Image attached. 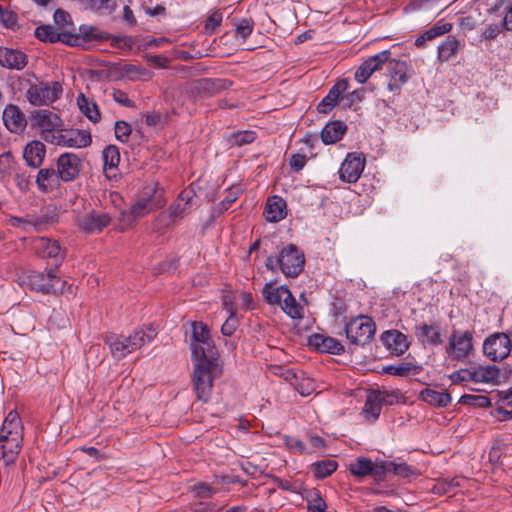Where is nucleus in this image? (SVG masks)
Instances as JSON below:
<instances>
[{
    "mask_svg": "<svg viewBox=\"0 0 512 512\" xmlns=\"http://www.w3.org/2000/svg\"><path fill=\"white\" fill-rule=\"evenodd\" d=\"M255 139L256 133L254 131H240L232 136V143L240 147L251 144Z\"/></svg>",
    "mask_w": 512,
    "mask_h": 512,
    "instance_id": "59",
    "label": "nucleus"
},
{
    "mask_svg": "<svg viewBox=\"0 0 512 512\" xmlns=\"http://www.w3.org/2000/svg\"><path fill=\"white\" fill-rule=\"evenodd\" d=\"M327 505L319 493H313L308 499L307 512H325Z\"/></svg>",
    "mask_w": 512,
    "mask_h": 512,
    "instance_id": "57",
    "label": "nucleus"
},
{
    "mask_svg": "<svg viewBox=\"0 0 512 512\" xmlns=\"http://www.w3.org/2000/svg\"><path fill=\"white\" fill-rule=\"evenodd\" d=\"M50 144L68 148H86L91 145L90 132L80 129H65L59 127L49 140Z\"/></svg>",
    "mask_w": 512,
    "mask_h": 512,
    "instance_id": "12",
    "label": "nucleus"
},
{
    "mask_svg": "<svg viewBox=\"0 0 512 512\" xmlns=\"http://www.w3.org/2000/svg\"><path fill=\"white\" fill-rule=\"evenodd\" d=\"M32 247L35 253L41 258H51L59 263L64 259V254L57 240L48 237H38L33 240Z\"/></svg>",
    "mask_w": 512,
    "mask_h": 512,
    "instance_id": "22",
    "label": "nucleus"
},
{
    "mask_svg": "<svg viewBox=\"0 0 512 512\" xmlns=\"http://www.w3.org/2000/svg\"><path fill=\"white\" fill-rule=\"evenodd\" d=\"M157 331L152 326L137 328L128 336L108 333L104 342L108 345L111 355L116 360H121L132 352L153 341Z\"/></svg>",
    "mask_w": 512,
    "mask_h": 512,
    "instance_id": "2",
    "label": "nucleus"
},
{
    "mask_svg": "<svg viewBox=\"0 0 512 512\" xmlns=\"http://www.w3.org/2000/svg\"><path fill=\"white\" fill-rule=\"evenodd\" d=\"M420 398L426 403L436 407H446L451 403V396L447 392L425 388L420 392Z\"/></svg>",
    "mask_w": 512,
    "mask_h": 512,
    "instance_id": "37",
    "label": "nucleus"
},
{
    "mask_svg": "<svg viewBox=\"0 0 512 512\" xmlns=\"http://www.w3.org/2000/svg\"><path fill=\"white\" fill-rule=\"evenodd\" d=\"M224 305L227 307L229 316L221 327V333L224 336H231L239 326V319L235 310L231 306H228L227 302H224Z\"/></svg>",
    "mask_w": 512,
    "mask_h": 512,
    "instance_id": "47",
    "label": "nucleus"
},
{
    "mask_svg": "<svg viewBox=\"0 0 512 512\" xmlns=\"http://www.w3.org/2000/svg\"><path fill=\"white\" fill-rule=\"evenodd\" d=\"M30 127L36 130L39 136L47 143L59 127L63 126L61 117L50 110H34L29 115Z\"/></svg>",
    "mask_w": 512,
    "mask_h": 512,
    "instance_id": "8",
    "label": "nucleus"
},
{
    "mask_svg": "<svg viewBox=\"0 0 512 512\" xmlns=\"http://www.w3.org/2000/svg\"><path fill=\"white\" fill-rule=\"evenodd\" d=\"M365 156L362 153H348L338 170L339 178L345 183H356L364 171Z\"/></svg>",
    "mask_w": 512,
    "mask_h": 512,
    "instance_id": "13",
    "label": "nucleus"
},
{
    "mask_svg": "<svg viewBox=\"0 0 512 512\" xmlns=\"http://www.w3.org/2000/svg\"><path fill=\"white\" fill-rule=\"evenodd\" d=\"M73 36L78 37V44H74L73 46H81L84 47L86 44L91 42H104L109 40L112 36L98 27L92 25L83 24L79 27L78 34H72Z\"/></svg>",
    "mask_w": 512,
    "mask_h": 512,
    "instance_id": "29",
    "label": "nucleus"
},
{
    "mask_svg": "<svg viewBox=\"0 0 512 512\" xmlns=\"http://www.w3.org/2000/svg\"><path fill=\"white\" fill-rule=\"evenodd\" d=\"M223 13L221 10L212 11L206 19L205 31L213 33L222 23Z\"/></svg>",
    "mask_w": 512,
    "mask_h": 512,
    "instance_id": "54",
    "label": "nucleus"
},
{
    "mask_svg": "<svg viewBox=\"0 0 512 512\" xmlns=\"http://www.w3.org/2000/svg\"><path fill=\"white\" fill-rule=\"evenodd\" d=\"M376 332V324L366 315L351 319L345 326L347 339L351 344L364 346L372 341Z\"/></svg>",
    "mask_w": 512,
    "mask_h": 512,
    "instance_id": "7",
    "label": "nucleus"
},
{
    "mask_svg": "<svg viewBox=\"0 0 512 512\" xmlns=\"http://www.w3.org/2000/svg\"><path fill=\"white\" fill-rule=\"evenodd\" d=\"M338 464L335 460L325 459L311 465V471L315 478L324 479L336 471Z\"/></svg>",
    "mask_w": 512,
    "mask_h": 512,
    "instance_id": "43",
    "label": "nucleus"
},
{
    "mask_svg": "<svg viewBox=\"0 0 512 512\" xmlns=\"http://www.w3.org/2000/svg\"><path fill=\"white\" fill-rule=\"evenodd\" d=\"M282 311L293 319L302 318L303 308L289 290L280 304Z\"/></svg>",
    "mask_w": 512,
    "mask_h": 512,
    "instance_id": "44",
    "label": "nucleus"
},
{
    "mask_svg": "<svg viewBox=\"0 0 512 512\" xmlns=\"http://www.w3.org/2000/svg\"><path fill=\"white\" fill-rule=\"evenodd\" d=\"M266 220L269 222H278L286 216V202L279 196L268 198L265 207Z\"/></svg>",
    "mask_w": 512,
    "mask_h": 512,
    "instance_id": "33",
    "label": "nucleus"
},
{
    "mask_svg": "<svg viewBox=\"0 0 512 512\" xmlns=\"http://www.w3.org/2000/svg\"><path fill=\"white\" fill-rule=\"evenodd\" d=\"M59 264L56 265L58 267ZM57 268H51L46 273L30 271L20 277V285L32 291L42 294L63 293L66 281H63L56 274Z\"/></svg>",
    "mask_w": 512,
    "mask_h": 512,
    "instance_id": "6",
    "label": "nucleus"
},
{
    "mask_svg": "<svg viewBox=\"0 0 512 512\" xmlns=\"http://www.w3.org/2000/svg\"><path fill=\"white\" fill-rule=\"evenodd\" d=\"M192 190H183L177 199L169 206L167 212L177 222L190 213L191 203L195 197Z\"/></svg>",
    "mask_w": 512,
    "mask_h": 512,
    "instance_id": "27",
    "label": "nucleus"
},
{
    "mask_svg": "<svg viewBox=\"0 0 512 512\" xmlns=\"http://www.w3.org/2000/svg\"><path fill=\"white\" fill-rule=\"evenodd\" d=\"M387 70L389 73L388 89L392 92H399L402 86L408 81V67L406 62L395 59H388Z\"/></svg>",
    "mask_w": 512,
    "mask_h": 512,
    "instance_id": "23",
    "label": "nucleus"
},
{
    "mask_svg": "<svg viewBox=\"0 0 512 512\" xmlns=\"http://www.w3.org/2000/svg\"><path fill=\"white\" fill-rule=\"evenodd\" d=\"M390 56L391 52L389 50H383L366 59L355 71V80L360 84L365 83L374 72L382 69Z\"/></svg>",
    "mask_w": 512,
    "mask_h": 512,
    "instance_id": "16",
    "label": "nucleus"
},
{
    "mask_svg": "<svg viewBox=\"0 0 512 512\" xmlns=\"http://www.w3.org/2000/svg\"><path fill=\"white\" fill-rule=\"evenodd\" d=\"M364 96V89H357L345 95H341L340 104L343 108H352L360 103Z\"/></svg>",
    "mask_w": 512,
    "mask_h": 512,
    "instance_id": "50",
    "label": "nucleus"
},
{
    "mask_svg": "<svg viewBox=\"0 0 512 512\" xmlns=\"http://www.w3.org/2000/svg\"><path fill=\"white\" fill-rule=\"evenodd\" d=\"M36 184L40 191L48 192L60 184V178L57 170L53 168H44L38 171Z\"/></svg>",
    "mask_w": 512,
    "mask_h": 512,
    "instance_id": "34",
    "label": "nucleus"
},
{
    "mask_svg": "<svg viewBox=\"0 0 512 512\" xmlns=\"http://www.w3.org/2000/svg\"><path fill=\"white\" fill-rule=\"evenodd\" d=\"M53 19L59 28H65L73 24L70 14L60 8L54 12Z\"/></svg>",
    "mask_w": 512,
    "mask_h": 512,
    "instance_id": "60",
    "label": "nucleus"
},
{
    "mask_svg": "<svg viewBox=\"0 0 512 512\" xmlns=\"http://www.w3.org/2000/svg\"><path fill=\"white\" fill-rule=\"evenodd\" d=\"M7 130L14 134H21L27 126V119L21 109L15 104H8L2 115Z\"/></svg>",
    "mask_w": 512,
    "mask_h": 512,
    "instance_id": "21",
    "label": "nucleus"
},
{
    "mask_svg": "<svg viewBox=\"0 0 512 512\" xmlns=\"http://www.w3.org/2000/svg\"><path fill=\"white\" fill-rule=\"evenodd\" d=\"M310 347L321 353L341 355L344 353V346L337 339L323 334H313L308 339Z\"/></svg>",
    "mask_w": 512,
    "mask_h": 512,
    "instance_id": "25",
    "label": "nucleus"
},
{
    "mask_svg": "<svg viewBox=\"0 0 512 512\" xmlns=\"http://www.w3.org/2000/svg\"><path fill=\"white\" fill-rule=\"evenodd\" d=\"M166 202L164 189L158 184H150L143 187L130 209L123 211L122 216L132 222L163 208Z\"/></svg>",
    "mask_w": 512,
    "mask_h": 512,
    "instance_id": "4",
    "label": "nucleus"
},
{
    "mask_svg": "<svg viewBox=\"0 0 512 512\" xmlns=\"http://www.w3.org/2000/svg\"><path fill=\"white\" fill-rule=\"evenodd\" d=\"M349 471L356 477H367L372 476L376 480L384 479V470L382 460L379 462H373L367 457H357L354 461L349 464Z\"/></svg>",
    "mask_w": 512,
    "mask_h": 512,
    "instance_id": "15",
    "label": "nucleus"
},
{
    "mask_svg": "<svg viewBox=\"0 0 512 512\" xmlns=\"http://www.w3.org/2000/svg\"><path fill=\"white\" fill-rule=\"evenodd\" d=\"M28 63L27 55L17 49L0 47V66L7 69L22 70Z\"/></svg>",
    "mask_w": 512,
    "mask_h": 512,
    "instance_id": "28",
    "label": "nucleus"
},
{
    "mask_svg": "<svg viewBox=\"0 0 512 512\" xmlns=\"http://www.w3.org/2000/svg\"><path fill=\"white\" fill-rule=\"evenodd\" d=\"M463 404L474 405L478 407H488L491 405V400L483 395H463L460 399Z\"/></svg>",
    "mask_w": 512,
    "mask_h": 512,
    "instance_id": "52",
    "label": "nucleus"
},
{
    "mask_svg": "<svg viewBox=\"0 0 512 512\" xmlns=\"http://www.w3.org/2000/svg\"><path fill=\"white\" fill-rule=\"evenodd\" d=\"M35 37L42 42L56 43L61 42L68 46H73L74 44H78L77 40L79 39L76 36H73L68 32H59L52 25H41L37 27L34 31Z\"/></svg>",
    "mask_w": 512,
    "mask_h": 512,
    "instance_id": "20",
    "label": "nucleus"
},
{
    "mask_svg": "<svg viewBox=\"0 0 512 512\" xmlns=\"http://www.w3.org/2000/svg\"><path fill=\"white\" fill-rule=\"evenodd\" d=\"M77 105L80 111L93 123H97L101 119V114L97 104L87 98L84 94H79L77 97Z\"/></svg>",
    "mask_w": 512,
    "mask_h": 512,
    "instance_id": "39",
    "label": "nucleus"
},
{
    "mask_svg": "<svg viewBox=\"0 0 512 512\" xmlns=\"http://www.w3.org/2000/svg\"><path fill=\"white\" fill-rule=\"evenodd\" d=\"M63 93L60 82H40L31 85L26 91V98L33 106H48L58 100Z\"/></svg>",
    "mask_w": 512,
    "mask_h": 512,
    "instance_id": "10",
    "label": "nucleus"
},
{
    "mask_svg": "<svg viewBox=\"0 0 512 512\" xmlns=\"http://www.w3.org/2000/svg\"><path fill=\"white\" fill-rule=\"evenodd\" d=\"M115 137L118 141L126 143L132 132L131 126L125 121L115 122Z\"/></svg>",
    "mask_w": 512,
    "mask_h": 512,
    "instance_id": "58",
    "label": "nucleus"
},
{
    "mask_svg": "<svg viewBox=\"0 0 512 512\" xmlns=\"http://www.w3.org/2000/svg\"><path fill=\"white\" fill-rule=\"evenodd\" d=\"M293 387L301 396H309L316 390L314 380L308 377L303 371H300V375Z\"/></svg>",
    "mask_w": 512,
    "mask_h": 512,
    "instance_id": "46",
    "label": "nucleus"
},
{
    "mask_svg": "<svg viewBox=\"0 0 512 512\" xmlns=\"http://www.w3.org/2000/svg\"><path fill=\"white\" fill-rule=\"evenodd\" d=\"M81 170V160L74 153H64L57 160V173L60 180L69 182L77 178Z\"/></svg>",
    "mask_w": 512,
    "mask_h": 512,
    "instance_id": "17",
    "label": "nucleus"
},
{
    "mask_svg": "<svg viewBox=\"0 0 512 512\" xmlns=\"http://www.w3.org/2000/svg\"><path fill=\"white\" fill-rule=\"evenodd\" d=\"M473 377L476 383L497 382L500 377V370L494 365L480 366L473 370Z\"/></svg>",
    "mask_w": 512,
    "mask_h": 512,
    "instance_id": "41",
    "label": "nucleus"
},
{
    "mask_svg": "<svg viewBox=\"0 0 512 512\" xmlns=\"http://www.w3.org/2000/svg\"><path fill=\"white\" fill-rule=\"evenodd\" d=\"M391 395L386 391L371 390L367 397L363 407V415L367 420L376 421L381 413L382 406L384 403L391 404L387 398Z\"/></svg>",
    "mask_w": 512,
    "mask_h": 512,
    "instance_id": "19",
    "label": "nucleus"
},
{
    "mask_svg": "<svg viewBox=\"0 0 512 512\" xmlns=\"http://www.w3.org/2000/svg\"><path fill=\"white\" fill-rule=\"evenodd\" d=\"M15 184L22 192H27L30 189L31 176L25 171H19L15 175Z\"/></svg>",
    "mask_w": 512,
    "mask_h": 512,
    "instance_id": "63",
    "label": "nucleus"
},
{
    "mask_svg": "<svg viewBox=\"0 0 512 512\" xmlns=\"http://www.w3.org/2000/svg\"><path fill=\"white\" fill-rule=\"evenodd\" d=\"M347 79L338 80L329 90L328 94L317 105V111L322 114L329 113L337 102L340 103L341 95L348 89Z\"/></svg>",
    "mask_w": 512,
    "mask_h": 512,
    "instance_id": "26",
    "label": "nucleus"
},
{
    "mask_svg": "<svg viewBox=\"0 0 512 512\" xmlns=\"http://www.w3.org/2000/svg\"><path fill=\"white\" fill-rule=\"evenodd\" d=\"M422 366L411 363V362H400L395 365H387L383 367V372L400 377H406L409 375H418L422 371Z\"/></svg>",
    "mask_w": 512,
    "mask_h": 512,
    "instance_id": "38",
    "label": "nucleus"
},
{
    "mask_svg": "<svg viewBox=\"0 0 512 512\" xmlns=\"http://www.w3.org/2000/svg\"><path fill=\"white\" fill-rule=\"evenodd\" d=\"M190 326V347L192 358L208 357L210 354L217 356L216 347L210 339L208 326L203 322L198 321L191 322Z\"/></svg>",
    "mask_w": 512,
    "mask_h": 512,
    "instance_id": "9",
    "label": "nucleus"
},
{
    "mask_svg": "<svg viewBox=\"0 0 512 512\" xmlns=\"http://www.w3.org/2000/svg\"><path fill=\"white\" fill-rule=\"evenodd\" d=\"M194 371L192 383L197 399L207 402L212 393L213 382L222 374V367L217 356L210 354L208 357L192 358Z\"/></svg>",
    "mask_w": 512,
    "mask_h": 512,
    "instance_id": "3",
    "label": "nucleus"
},
{
    "mask_svg": "<svg viewBox=\"0 0 512 512\" xmlns=\"http://www.w3.org/2000/svg\"><path fill=\"white\" fill-rule=\"evenodd\" d=\"M225 88V80L202 78L192 84V93L202 98L211 97Z\"/></svg>",
    "mask_w": 512,
    "mask_h": 512,
    "instance_id": "30",
    "label": "nucleus"
},
{
    "mask_svg": "<svg viewBox=\"0 0 512 512\" xmlns=\"http://www.w3.org/2000/svg\"><path fill=\"white\" fill-rule=\"evenodd\" d=\"M305 256L299 248L293 244L283 247L277 256H268L265 266L268 270L275 272L280 270L286 277L295 278L303 270Z\"/></svg>",
    "mask_w": 512,
    "mask_h": 512,
    "instance_id": "5",
    "label": "nucleus"
},
{
    "mask_svg": "<svg viewBox=\"0 0 512 512\" xmlns=\"http://www.w3.org/2000/svg\"><path fill=\"white\" fill-rule=\"evenodd\" d=\"M104 171L116 169L120 162L119 149L115 145L107 146L102 152Z\"/></svg>",
    "mask_w": 512,
    "mask_h": 512,
    "instance_id": "45",
    "label": "nucleus"
},
{
    "mask_svg": "<svg viewBox=\"0 0 512 512\" xmlns=\"http://www.w3.org/2000/svg\"><path fill=\"white\" fill-rule=\"evenodd\" d=\"M461 43L453 36H448L445 41H443L438 46V59L441 62L449 61L452 57H454L460 50Z\"/></svg>",
    "mask_w": 512,
    "mask_h": 512,
    "instance_id": "40",
    "label": "nucleus"
},
{
    "mask_svg": "<svg viewBox=\"0 0 512 512\" xmlns=\"http://www.w3.org/2000/svg\"><path fill=\"white\" fill-rule=\"evenodd\" d=\"M24 427L16 411H10L0 429V461L5 466L16 462L23 446Z\"/></svg>",
    "mask_w": 512,
    "mask_h": 512,
    "instance_id": "1",
    "label": "nucleus"
},
{
    "mask_svg": "<svg viewBox=\"0 0 512 512\" xmlns=\"http://www.w3.org/2000/svg\"><path fill=\"white\" fill-rule=\"evenodd\" d=\"M15 164L14 156L10 151H6L0 155V174L8 176Z\"/></svg>",
    "mask_w": 512,
    "mask_h": 512,
    "instance_id": "56",
    "label": "nucleus"
},
{
    "mask_svg": "<svg viewBox=\"0 0 512 512\" xmlns=\"http://www.w3.org/2000/svg\"><path fill=\"white\" fill-rule=\"evenodd\" d=\"M440 0H411L408 5L405 6L404 11L406 13L416 12L421 10H429L438 6Z\"/></svg>",
    "mask_w": 512,
    "mask_h": 512,
    "instance_id": "49",
    "label": "nucleus"
},
{
    "mask_svg": "<svg viewBox=\"0 0 512 512\" xmlns=\"http://www.w3.org/2000/svg\"><path fill=\"white\" fill-rule=\"evenodd\" d=\"M483 352L491 361H501L511 352V340L505 333H496L483 343Z\"/></svg>",
    "mask_w": 512,
    "mask_h": 512,
    "instance_id": "14",
    "label": "nucleus"
},
{
    "mask_svg": "<svg viewBox=\"0 0 512 512\" xmlns=\"http://www.w3.org/2000/svg\"><path fill=\"white\" fill-rule=\"evenodd\" d=\"M176 221L166 211L160 213L153 221V229L159 234H164L166 230L175 224Z\"/></svg>",
    "mask_w": 512,
    "mask_h": 512,
    "instance_id": "48",
    "label": "nucleus"
},
{
    "mask_svg": "<svg viewBox=\"0 0 512 512\" xmlns=\"http://www.w3.org/2000/svg\"><path fill=\"white\" fill-rule=\"evenodd\" d=\"M380 339L391 353L398 356L404 354L410 345L406 335L395 329L384 331Z\"/></svg>",
    "mask_w": 512,
    "mask_h": 512,
    "instance_id": "24",
    "label": "nucleus"
},
{
    "mask_svg": "<svg viewBox=\"0 0 512 512\" xmlns=\"http://www.w3.org/2000/svg\"><path fill=\"white\" fill-rule=\"evenodd\" d=\"M45 154V145L41 141L33 140L25 146L23 158L28 166L38 168L42 165Z\"/></svg>",
    "mask_w": 512,
    "mask_h": 512,
    "instance_id": "32",
    "label": "nucleus"
},
{
    "mask_svg": "<svg viewBox=\"0 0 512 512\" xmlns=\"http://www.w3.org/2000/svg\"><path fill=\"white\" fill-rule=\"evenodd\" d=\"M0 21L6 28L14 30L17 27L18 16L0 4Z\"/></svg>",
    "mask_w": 512,
    "mask_h": 512,
    "instance_id": "51",
    "label": "nucleus"
},
{
    "mask_svg": "<svg viewBox=\"0 0 512 512\" xmlns=\"http://www.w3.org/2000/svg\"><path fill=\"white\" fill-rule=\"evenodd\" d=\"M307 162V157L303 154L295 153L292 154L289 160L291 169L295 172H299L304 168Z\"/></svg>",
    "mask_w": 512,
    "mask_h": 512,
    "instance_id": "64",
    "label": "nucleus"
},
{
    "mask_svg": "<svg viewBox=\"0 0 512 512\" xmlns=\"http://www.w3.org/2000/svg\"><path fill=\"white\" fill-rule=\"evenodd\" d=\"M452 29L451 23H442L438 22L434 26H432L430 29L426 30L425 36L429 40H432L438 36L444 35L446 33H449Z\"/></svg>",
    "mask_w": 512,
    "mask_h": 512,
    "instance_id": "55",
    "label": "nucleus"
},
{
    "mask_svg": "<svg viewBox=\"0 0 512 512\" xmlns=\"http://www.w3.org/2000/svg\"><path fill=\"white\" fill-rule=\"evenodd\" d=\"M253 28H254L253 20L248 19V18H243L236 24V36L245 40L251 35Z\"/></svg>",
    "mask_w": 512,
    "mask_h": 512,
    "instance_id": "53",
    "label": "nucleus"
},
{
    "mask_svg": "<svg viewBox=\"0 0 512 512\" xmlns=\"http://www.w3.org/2000/svg\"><path fill=\"white\" fill-rule=\"evenodd\" d=\"M415 336L423 345L438 346L442 344L439 327L434 324H420L415 326Z\"/></svg>",
    "mask_w": 512,
    "mask_h": 512,
    "instance_id": "31",
    "label": "nucleus"
},
{
    "mask_svg": "<svg viewBox=\"0 0 512 512\" xmlns=\"http://www.w3.org/2000/svg\"><path fill=\"white\" fill-rule=\"evenodd\" d=\"M384 476L387 472H392L393 474L400 477H410L416 473V469L412 466H409L405 462L395 461H384L382 460Z\"/></svg>",
    "mask_w": 512,
    "mask_h": 512,
    "instance_id": "42",
    "label": "nucleus"
},
{
    "mask_svg": "<svg viewBox=\"0 0 512 512\" xmlns=\"http://www.w3.org/2000/svg\"><path fill=\"white\" fill-rule=\"evenodd\" d=\"M450 380L453 383L474 382L473 370L460 369L455 371L450 375Z\"/></svg>",
    "mask_w": 512,
    "mask_h": 512,
    "instance_id": "61",
    "label": "nucleus"
},
{
    "mask_svg": "<svg viewBox=\"0 0 512 512\" xmlns=\"http://www.w3.org/2000/svg\"><path fill=\"white\" fill-rule=\"evenodd\" d=\"M473 350L472 331L454 329L451 332L445 351L453 360H464L471 355Z\"/></svg>",
    "mask_w": 512,
    "mask_h": 512,
    "instance_id": "11",
    "label": "nucleus"
},
{
    "mask_svg": "<svg viewBox=\"0 0 512 512\" xmlns=\"http://www.w3.org/2000/svg\"><path fill=\"white\" fill-rule=\"evenodd\" d=\"M346 125L341 121L329 122L321 132V139L324 144H334L340 141L346 131Z\"/></svg>",
    "mask_w": 512,
    "mask_h": 512,
    "instance_id": "36",
    "label": "nucleus"
},
{
    "mask_svg": "<svg viewBox=\"0 0 512 512\" xmlns=\"http://www.w3.org/2000/svg\"><path fill=\"white\" fill-rule=\"evenodd\" d=\"M288 291L289 288L286 285L275 286V283L268 282L262 289V295L267 304L280 306Z\"/></svg>",
    "mask_w": 512,
    "mask_h": 512,
    "instance_id": "35",
    "label": "nucleus"
},
{
    "mask_svg": "<svg viewBox=\"0 0 512 512\" xmlns=\"http://www.w3.org/2000/svg\"><path fill=\"white\" fill-rule=\"evenodd\" d=\"M112 221L111 216L104 212H92L79 219V229L86 234H99Z\"/></svg>",
    "mask_w": 512,
    "mask_h": 512,
    "instance_id": "18",
    "label": "nucleus"
},
{
    "mask_svg": "<svg viewBox=\"0 0 512 512\" xmlns=\"http://www.w3.org/2000/svg\"><path fill=\"white\" fill-rule=\"evenodd\" d=\"M503 29H505L503 21L501 23H490L486 25L482 36L487 40H494Z\"/></svg>",
    "mask_w": 512,
    "mask_h": 512,
    "instance_id": "62",
    "label": "nucleus"
}]
</instances>
